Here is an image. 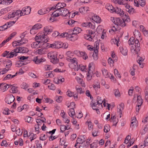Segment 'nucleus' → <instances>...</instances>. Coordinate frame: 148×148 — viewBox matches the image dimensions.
Returning <instances> with one entry per match:
<instances>
[{
	"label": "nucleus",
	"mask_w": 148,
	"mask_h": 148,
	"mask_svg": "<svg viewBox=\"0 0 148 148\" xmlns=\"http://www.w3.org/2000/svg\"><path fill=\"white\" fill-rule=\"evenodd\" d=\"M49 39L47 36L43 34L40 35L37 34L35 38V42H32L31 44V47L34 49L42 47L47 48V42Z\"/></svg>",
	"instance_id": "obj_1"
},
{
	"label": "nucleus",
	"mask_w": 148,
	"mask_h": 148,
	"mask_svg": "<svg viewBox=\"0 0 148 148\" xmlns=\"http://www.w3.org/2000/svg\"><path fill=\"white\" fill-rule=\"evenodd\" d=\"M78 71L80 69L84 73L86 72V79L88 81H90L92 79V75L95 72V67L94 63L91 62L90 63L88 66V69L86 68V66L82 64L77 66Z\"/></svg>",
	"instance_id": "obj_2"
},
{
	"label": "nucleus",
	"mask_w": 148,
	"mask_h": 148,
	"mask_svg": "<svg viewBox=\"0 0 148 148\" xmlns=\"http://www.w3.org/2000/svg\"><path fill=\"white\" fill-rule=\"evenodd\" d=\"M128 43L129 45H132L130 48L131 52L133 54L138 55L140 50V43L139 41L136 39L134 40V38L132 37L129 40Z\"/></svg>",
	"instance_id": "obj_3"
},
{
	"label": "nucleus",
	"mask_w": 148,
	"mask_h": 148,
	"mask_svg": "<svg viewBox=\"0 0 148 148\" xmlns=\"http://www.w3.org/2000/svg\"><path fill=\"white\" fill-rule=\"evenodd\" d=\"M95 30H88L86 31V33L84 34V39L90 41H94L95 37Z\"/></svg>",
	"instance_id": "obj_4"
},
{
	"label": "nucleus",
	"mask_w": 148,
	"mask_h": 148,
	"mask_svg": "<svg viewBox=\"0 0 148 148\" xmlns=\"http://www.w3.org/2000/svg\"><path fill=\"white\" fill-rule=\"evenodd\" d=\"M47 56L51 61V62L55 64L57 63L58 61L57 58V53L56 51H51L47 54Z\"/></svg>",
	"instance_id": "obj_5"
},
{
	"label": "nucleus",
	"mask_w": 148,
	"mask_h": 148,
	"mask_svg": "<svg viewBox=\"0 0 148 148\" xmlns=\"http://www.w3.org/2000/svg\"><path fill=\"white\" fill-rule=\"evenodd\" d=\"M67 61L71 62L69 64V67L71 69H74L75 71L78 70L77 66L78 62L77 60L75 58H72L70 59H68Z\"/></svg>",
	"instance_id": "obj_6"
},
{
	"label": "nucleus",
	"mask_w": 148,
	"mask_h": 148,
	"mask_svg": "<svg viewBox=\"0 0 148 148\" xmlns=\"http://www.w3.org/2000/svg\"><path fill=\"white\" fill-rule=\"evenodd\" d=\"M86 140L84 136H81L78 137L76 140V143L74 145L75 147L76 148H81L82 147L80 146V144L83 143Z\"/></svg>",
	"instance_id": "obj_7"
},
{
	"label": "nucleus",
	"mask_w": 148,
	"mask_h": 148,
	"mask_svg": "<svg viewBox=\"0 0 148 148\" xmlns=\"http://www.w3.org/2000/svg\"><path fill=\"white\" fill-rule=\"evenodd\" d=\"M114 23L118 26L121 27H124L126 26L125 21L123 19H121L119 18H115Z\"/></svg>",
	"instance_id": "obj_8"
},
{
	"label": "nucleus",
	"mask_w": 148,
	"mask_h": 148,
	"mask_svg": "<svg viewBox=\"0 0 148 148\" xmlns=\"http://www.w3.org/2000/svg\"><path fill=\"white\" fill-rule=\"evenodd\" d=\"M60 15L63 16L64 17H66V18L68 17L70 18V15L69 14L70 13L69 12V11L66 8H63L60 10Z\"/></svg>",
	"instance_id": "obj_9"
},
{
	"label": "nucleus",
	"mask_w": 148,
	"mask_h": 148,
	"mask_svg": "<svg viewBox=\"0 0 148 148\" xmlns=\"http://www.w3.org/2000/svg\"><path fill=\"white\" fill-rule=\"evenodd\" d=\"M61 42L59 41L55 42L52 44L47 43V48L51 47L53 48H60Z\"/></svg>",
	"instance_id": "obj_10"
},
{
	"label": "nucleus",
	"mask_w": 148,
	"mask_h": 148,
	"mask_svg": "<svg viewBox=\"0 0 148 148\" xmlns=\"http://www.w3.org/2000/svg\"><path fill=\"white\" fill-rule=\"evenodd\" d=\"M81 25L83 27L95 28V23L94 22H83L82 23Z\"/></svg>",
	"instance_id": "obj_11"
},
{
	"label": "nucleus",
	"mask_w": 148,
	"mask_h": 148,
	"mask_svg": "<svg viewBox=\"0 0 148 148\" xmlns=\"http://www.w3.org/2000/svg\"><path fill=\"white\" fill-rule=\"evenodd\" d=\"M15 99L14 96L12 94L8 95L5 99V102L8 104H10L14 101Z\"/></svg>",
	"instance_id": "obj_12"
},
{
	"label": "nucleus",
	"mask_w": 148,
	"mask_h": 148,
	"mask_svg": "<svg viewBox=\"0 0 148 148\" xmlns=\"http://www.w3.org/2000/svg\"><path fill=\"white\" fill-rule=\"evenodd\" d=\"M66 6V4L65 3L63 2H59L54 7H53L51 8V10H54V9H56L60 10L61 9L65 7Z\"/></svg>",
	"instance_id": "obj_13"
},
{
	"label": "nucleus",
	"mask_w": 148,
	"mask_h": 148,
	"mask_svg": "<svg viewBox=\"0 0 148 148\" xmlns=\"http://www.w3.org/2000/svg\"><path fill=\"white\" fill-rule=\"evenodd\" d=\"M45 58H40L38 57H36L32 59V60L36 64H38L41 62H43L45 61Z\"/></svg>",
	"instance_id": "obj_14"
},
{
	"label": "nucleus",
	"mask_w": 148,
	"mask_h": 148,
	"mask_svg": "<svg viewBox=\"0 0 148 148\" xmlns=\"http://www.w3.org/2000/svg\"><path fill=\"white\" fill-rule=\"evenodd\" d=\"M92 86L95 91L97 92L98 89L100 88V85L99 81L97 80H95L92 85Z\"/></svg>",
	"instance_id": "obj_15"
},
{
	"label": "nucleus",
	"mask_w": 148,
	"mask_h": 148,
	"mask_svg": "<svg viewBox=\"0 0 148 148\" xmlns=\"http://www.w3.org/2000/svg\"><path fill=\"white\" fill-rule=\"evenodd\" d=\"M114 12L117 14L119 16L122 17H124V15L125 14V13L123 10L118 7H117L116 9Z\"/></svg>",
	"instance_id": "obj_16"
},
{
	"label": "nucleus",
	"mask_w": 148,
	"mask_h": 148,
	"mask_svg": "<svg viewBox=\"0 0 148 148\" xmlns=\"http://www.w3.org/2000/svg\"><path fill=\"white\" fill-rule=\"evenodd\" d=\"M17 53H26L28 51V49L26 47H21L19 48H17L16 49Z\"/></svg>",
	"instance_id": "obj_17"
},
{
	"label": "nucleus",
	"mask_w": 148,
	"mask_h": 148,
	"mask_svg": "<svg viewBox=\"0 0 148 148\" xmlns=\"http://www.w3.org/2000/svg\"><path fill=\"white\" fill-rule=\"evenodd\" d=\"M31 8L29 7H27V8H23L21 12L22 15L29 14L31 12Z\"/></svg>",
	"instance_id": "obj_18"
},
{
	"label": "nucleus",
	"mask_w": 148,
	"mask_h": 148,
	"mask_svg": "<svg viewBox=\"0 0 148 148\" xmlns=\"http://www.w3.org/2000/svg\"><path fill=\"white\" fill-rule=\"evenodd\" d=\"M134 35L135 38L136 39L139 40H141L142 38L141 37V34L140 32L138 30L135 29V31L134 32Z\"/></svg>",
	"instance_id": "obj_19"
},
{
	"label": "nucleus",
	"mask_w": 148,
	"mask_h": 148,
	"mask_svg": "<svg viewBox=\"0 0 148 148\" xmlns=\"http://www.w3.org/2000/svg\"><path fill=\"white\" fill-rule=\"evenodd\" d=\"M82 31L81 28H73L69 31V33L73 34L74 35L77 34L80 32Z\"/></svg>",
	"instance_id": "obj_20"
},
{
	"label": "nucleus",
	"mask_w": 148,
	"mask_h": 148,
	"mask_svg": "<svg viewBox=\"0 0 148 148\" xmlns=\"http://www.w3.org/2000/svg\"><path fill=\"white\" fill-rule=\"evenodd\" d=\"M124 104L123 103H121L117 106V111L120 114V117L122 114L123 110V109Z\"/></svg>",
	"instance_id": "obj_21"
},
{
	"label": "nucleus",
	"mask_w": 148,
	"mask_h": 148,
	"mask_svg": "<svg viewBox=\"0 0 148 148\" xmlns=\"http://www.w3.org/2000/svg\"><path fill=\"white\" fill-rule=\"evenodd\" d=\"M77 52L79 54L80 56L82 57L84 60L87 59L88 58V56L86 53L84 51L80 52L79 51H75L74 52Z\"/></svg>",
	"instance_id": "obj_22"
},
{
	"label": "nucleus",
	"mask_w": 148,
	"mask_h": 148,
	"mask_svg": "<svg viewBox=\"0 0 148 148\" xmlns=\"http://www.w3.org/2000/svg\"><path fill=\"white\" fill-rule=\"evenodd\" d=\"M73 34H69L67 37V39L71 41H75L77 39V36L76 35H74Z\"/></svg>",
	"instance_id": "obj_23"
},
{
	"label": "nucleus",
	"mask_w": 148,
	"mask_h": 148,
	"mask_svg": "<svg viewBox=\"0 0 148 148\" xmlns=\"http://www.w3.org/2000/svg\"><path fill=\"white\" fill-rule=\"evenodd\" d=\"M51 10V9L43 8L39 10L38 13L40 15H43L47 13Z\"/></svg>",
	"instance_id": "obj_24"
},
{
	"label": "nucleus",
	"mask_w": 148,
	"mask_h": 148,
	"mask_svg": "<svg viewBox=\"0 0 148 148\" xmlns=\"http://www.w3.org/2000/svg\"><path fill=\"white\" fill-rule=\"evenodd\" d=\"M92 20L97 23H99L101 22L100 18L96 15L93 16L91 18Z\"/></svg>",
	"instance_id": "obj_25"
},
{
	"label": "nucleus",
	"mask_w": 148,
	"mask_h": 148,
	"mask_svg": "<svg viewBox=\"0 0 148 148\" xmlns=\"http://www.w3.org/2000/svg\"><path fill=\"white\" fill-rule=\"evenodd\" d=\"M14 15L15 16V19L17 20L22 15V12L20 10H16L14 12Z\"/></svg>",
	"instance_id": "obj_26"
},
{
	"label": "nucleus",
	"mask_w": 148,
	"mask_h": 148,
	"mask_svg": "<svg viewBox=\"0 0 148 148\" xmlns=\"http://www.w3.org/2000/svg\"><path fill=\"white\" fill-rule=\"evenodd\" d=\"M17 52L16 49L12 50L11 52L9 53V54L8 56V58H11L14 56H15L17 55Z\"/></svg>",
	"instance_id": "obj_27"
},
{
	"label": "nucleus",
	"mask_w": 148,
	"mask_h": 148,
	"mask_svg": "<svg viewBox=\"0 0 148 148\" xmlns=\"http://www.w3.org/2000/svg\"><path fill=\"white\" fill-rule=\"evenodd\" d=\"M137 97H136V95H135L134 98V100H135L137 98V105H138L141 106L143 103L142 100L141 98V97L140 96L136 95Z\"/></svg>",
	"instance_id": "obj_28"
},
{
	"label": "nucleus",
	"mask_w": 148,
	"mask_h": 148,
	"mask_svg": "<svg viewBox=\"0 0 148 148\" xmlns=\"http://www.w3.org/2000/svg\"><path fill=\"white\" fill-rule=\"evenodd\" d=\"M137 121L136 117H134L131 118V127H136L137 126Z\"/></svg>",
	"instance_id": "obj_29"
},
{
	"label": "nucleus",
	"mask_w": 148,
	"mask_h": 148,
	"mask_svg": "<svg viewBox=\"0 0 148 148\" xmlns=\"http://www.w3.org/2000/svg\"><path fill=\"white\" fill-rule=\"evenodd\" d=\"M44 34H40V35L43 34L44 36H47L48 37L47 35L51 33L52 32V30L50 28H44Z\"/></svg>",
	"instance_id": "obj_30"
},
{
	"label": "nucleus",
	"mask_w": 148,
	"mask_h": 148,
	"mask_svg": "<svg viewBox=\"0 0 148 148\" xmlns=\"http://www.w3.org/2000/svg\"><path fill=\"white\" fill-rule=\"evenodd\" d=\"M17 75V73H16L15 74L12 75L11 74H9L7 75L4 78V80H10L12 79L14 77H16Z\"/></svg>",
	"instance_id": "obj_31"
},
{
	"label": "nucleus",
	"mask_w": 148,
	"mask_h": 148,
	"mask_svg": "<svg viewBox=\"0 0 148 148\" xmlns=\"http://www.w3.org/2000/svg\"><path fill=\"white\" fill-rule=\"evenodd\" d=\"M14 23V21L9 22L5 23L3 26H1V27L3 28H10L12 25Z\"/></svg>",
	"instance_id": "obj_32"
},
{
	"label": "nucleus",
	"mask_w": 148,
	"mask_h": 148,
	"mask_svg": "<svg viewBox=\"0 0 148 148\" xmlns=\"http://www.w3.org/2000/svg\"><path fill=\"white\" fill-rule=\"evenodd\" d=\"M75 90H76L77 93V94H83L84 93L85 91L84 88H82L80 87H77V86H76L75 88Z\"/></svg>",
	"instance_id": "obj_33"
},
{
	"label": "nucleus",
	"mask_w": 148,
	"mask_h": 148,
	"mask_svg": "<svg viewBox=\"0 0 148 148\" xmlns=\"http://www.w3.org/2000/svg\"><path fill=\"white\" fill-rule=\"evenodd\" d=\"M106 8L110 12L113 13L115 11L116 9L112 6V5L108 4L106 6Z\"/></svg>",
	"instance_id": "obj_34"
},
{
	"label": "nucleus",
	"mask_w": 148,
	"mask_h": 148,
	"mask_svg": "<svg viewBox=\"0 0 148 148\" xmlns=\"http://www.w3.org/2000/svg\"><path fill=\"white\" fill-rule=\"evenodd\" d=\"M144 59L145 58L144 57H140V56H138V60H137V62L140 65V67L141 68L143 67V65H142V63Z\"/></svg>",
	"instance_id": "obj_35"
},
{
	"label": "nucleus",
	"mask_w": 148,
	"mask_h": 148,
	"mask_svg": "<svg viewBox=\"0 0 148 148\" xmlns=\"http://www.w3.org/2000/svg\"><path fill=\"white\" fill-rule=\"evenodd\" d=\"M92 135L93 137L96 136L99 134V130L98 129H94L92 130Z\"/></svg>",
	"instance_id": "obj_36"
},
{
	"label": "nucleus",
	"mask_w": 148,
	"mask_h": 148,
	"mask_svg": "<svg viewBox=\"0 0 148 148\" xmlns=\"http://www.w3.org/2000/svg\"><path fill=\"white\" fill-rule=\"evenodd\" d=\"M127 1H132L133 0H126ZM112 2L115 4H118L120 5L123 4V0H111Z\"/></svg>",
	"instance_id": "obj_37"
},
{
	"label": "nucleus",
	"mask_w": 148,
	"mask_h": 148,
	"mask_svg": "<svg viewBox=\"0 0 148 148\" xmlns=\"http://www.w3.org/2000/svg\"><path fill=\"white\" fill-rule=\"evenodd\" d=\"M40 49H38L36 51L37 53L38 54L42 55L45 53V49L47 48H42L41 47Z\"/></svg>",
	"instance_id": "obj_38"
},
{
	"label": "nucleus",
	"mask_w": 148,
	"mask_h": 148,
	"mask_svg": "<svg viewBox=\"0 0 148 148\" xmlns=\"http://www.w3.org/2000/svg\"><path fill=\"white\" fill-rule=\"evenodd\" d=\"M97 103L99 105H101L103 103V105L104 106H105L106 105V102L105 101H104V100H103L100 97H98L97 98Z\"/></svg>",
	"instance_id": "obj_39"
},
{
	"label": "nucleus",
	"mask_w": 148,
	"mask_h": 148,
	"mask_svg": "<svg viewBox=\"0 0 148 148\" xmlns=\"http://www.w3.org/2000/svg\"><path fill=\"white\" fill-rule=\"evenodd\" d=\"M120 50L122 54L126 56L127 54V50L126 48H124L123 47H120Z\"/></svg>",
	"instance_id": "obj_40"
},
{
	"label": "nucleus",
	"mask_w": 148,
	"mask_h": 148,
	"mask_svg": "<svg viewBox=\"0 0 148 148\" xmlns=\"http://www.w3.org/2000/svg\"><path fill=\"white\" fill-rule=\"evenodd\" d=\"M25 121L31 123L33 122V119L30 116H27L25 117Z\"/></svg>",
	"instance_id": "obj_41"
},
{
	"label": "nucleus",
	"mask_w": 148,
	"mask_h": 148,
	"mask_svg": "<svg viewBox=\"0 0 148 148\" xmlns=\"http://www.w3.org/2000/svg\"><path fill=\"white\" fill-rule=\"evenodd\" d=\"M66 60L67 61L68 59H71L72 58V57L73 56V53L71 51H68L66 53Z\"/></svg>",
	"instance_id": "obj_42"
},
{
	"label": "nucleus",
	"mask_w": 148,
	"mask_h": 148,
	"mask_svg": "<svg viewBox=\"0 0 148 148\" xmlns=\"http://www.w3.org/2000/svg\"><path fill=\"white\" fill-rule=\"evenodd\" d=\"M88 10V8L87 7H82L79 9L80 12L83 14L86 13Z\"/></svg>",
	"instance_id": "obj_43"
},
{
	"label": "nucleus",
	"mask_w": 148,
	"mask_h": 148,
	"mask_svg": "<svg viewBox=\"0 0 148 148\" xmlns=\"http://www.w3.org/2000/svg\"><path fill=\"white\" fill-rule=\"evenodd\" d=\"M90 0H78L76 4L77 5H81L82 3H87Z\"/></svg>",
	"instance_id": "obj_44"
},
{
	"label": "nucleus",
	"mask_w": 148,
	"mask_h": 148,
	"mask_svg": "<svg viewBox=\"0 0 148 148\" xmlns=\"http://www.w3.org/2000/svg\"><path fill=\"white\" fill-rule=\"evenodd\" d=\"M132 25L134 27H140V28H142V27H144L142 25H139V23L138 22L136 21H133L132 22Z\"/></svg>",
	"instance_id": "obj_45"
},
{
	"label": "nucleus",
	"mask_w": 148,
	"mask_h": 148,
	"mask_svg": "<svg viewBox=\"0 0 148 148\" xmlns=\"http://www.w3.org/2000/svg\"><path fill=\"white\" fill-rule=\"evenodd\" d=\"M98 51L97 50H95L94 51L92 56L95 60H96L98 58Z\"/></svg>",
	"instance_id": "obj_46"
},
{
	"label": "nucleus",
	"mask_w": 148,
	"mask_h": 148,
	"mask_svg": "<svg viewBox=\"0 0 148 148\" xmlns=\"http://www.w3.org/2000/svg\"><path fill=\"white\" fill-rule=\"evenodd\" d=\"M60 10H57L55 11L53 13H52L53 17H56L59 16L60 15Z\"/></svg>",
	"instance_id": "obj_47"
},
{
	"label": "nucleus",
	"mask_w": 148,
	"mask_h": 148,
	"mask_svg": "<svg viewBox=\"0 0 148 148\" xmlns=\"http://www.w3.org/2000/svg\"><path fill=\"white\" fill-rule=\"evenodd\" d=\"M7 85L5 84L2 83L1 84L0 89L3 91H5L7 88Z\"/></svg>",
	"instance_id": "obj_48"
},
{
	"label": "nucleus",
	"mask_w": 148,
	"mask_h": 148,
	"mask_svg": "<svg viewBox=\"0 0 148 148\" xmlns=\"http://www.w3.org/2000/svg\"><path fill=\"white\" fill-rule=\"evenodd\" d=\"M115 62L114 60L112 59V58H109L108 59V63L110 65V67H112L114 65V62Z\"/></svg>",
	"instance_id": "obj_49"
},
{
	"label": "nucleus",
	"mask_w": 148,
	"mask_h": 148,
	"mask_svg": "<svg viewBox=\"0 0 148 148\" xmlns=\"http://www.w3.org/2000/svg\"><path fill=\"white\" fill-rule=\"evenodd\" d=\"M68 114L70 116L73 118L75 114V112L74 109L73 108H71L69 109L68 111Z\"/></svg>",
	"instance_id": "obj_50"
},
{
	"label": "nucleus",
	"mask_w": 148,
	"mask_h": 148,
	"mask_svg": "<svg viewBox=\"0 0 148 148\" xmlns=\"http://www.w3.org/2000/svg\"><path fill=\"white\" fill-rule=\"evenodd\" d=\"M86 123L88 124L89 130H91L92 129L93 127V124L90 120H88Z\"/></svg>",
	"instance_id": "obj_51"
},
{
	"label": "nucleus",
	"mask_w": 148,
	"mask_h": 148,
	"mask_svg": "<svg viewBox=\"0 0 148 148\" xmlns=\"http://www.w3.org/2000/svg\"><path fill=\"white\" fill-rule=\"evenodd\" d=\"M44 69L45 71H48L52 70L53 69V67L51 65L46 64L44 66Z\"/></svg>",
	"instance_id": "obj_52"
},
{
	"label": "nucleus",
	"mask_w": 148,
	"mask_h": 148,
	"mask_svg": "<svg viewBox=\"0 0 148 148\" xmlns=\"http://www.w3.org/2000/svg\"><path fill=\"white\" fill-rule=\"evenodd\" d=\"M36 137V135L32 133L30 134L28 136L29 138L30 139L31 141L35 139Z\"/></svg>",
	"instance_id": "obj_53"
},
{
	"label": "nucleus",
	"mask_w": 148,
	"mask_h": 148,
	"mask_svg": "<svg viewBox=\"0 0 148 148\" xmlns=\"http://www.w3.org/2000/svg\"><path fill=\"white\" fill-rule=\"evenodd\" d=\"M110 127L108 124H107L105 125L103 130L105 132H108L110 130Z\"/></svg>",
	"instance_id": "obj_54"
},
{
	"label": "nucleus",
	"mask_w": 148,
	"mask_h": 148,
	"mask_svg": "<svg viewBox=\"0 0 148 148\" xmlns=\"http://www.w3.org/2000/svg\"><path fill=\"white\" fill-rule=\"evenodd\" d=\"M9 91L11 93H15L17 91V88L15 86H12Z\"/></svg>",
	"instance_id": "obj_55"
},
{
	"label": "nucleus",
	"mask_w": 148,
	"mask_h": 148,
	"mask_svg": "<svg viewBox=\"0 0 148 148\" xmlns=\"http://www.w3.org/2000/svg\"><path fill=\"white\" fill-rule=\"evenodd\" d=\"M102 71L103 75L106 77H108V71L104 68L102 69Z\"/></svg>",
	"instance_id": "obj_56"
},
{
	"label": "nucleus",
	"mask_w": 148,
	"mask_h": 148,
	"mask_svg": "<svg viewBox=\"0 0 148 148\" xmlns=\"http://www.w3.org/2000/svg\"><path fill=\"white\" fill-rule=\"evenodd\" d=\"M122 18H123V19L125 20V21L127 22H129L130 21V18L128 16V14L127 13H125V14L124 15V17Z\"/></svg>",
	"instance_id": "obj_57"
},
{
	"label": "nucleus",
	"mask_w": 148,
	"mask_h": 148,
	"mask_svg": "<svg viewBox=\"0 0 148 148\" xmlns=\"http://www.w3.org/2000/svg\"><path fill=\"white\" fill-rule=\"evenodd\" d=\"M46 120V119L45 118H43L42 119H36V122L37 123V124H41L42 123H44L45 122Z\"/></svg>",
	"instance_id": "obj_58"
},
{
	"label": "nucleus",
	"mask_w": 148,
	"mask_h": 148,
	"mask_svg": "<svg viewBox=\"0 0 148 148\" xmlns=\"http://www.w3.org/2000/svg\"><path fill=\"white\" fill-rule=\"evenodd\" d=\"M69 35V32L68 33L67 32H64L62 33L61 34H59V37H66L67 39V37Z\"/></svg>",
	"instance_id": "obj_59"
},
{
	"label": "nucleus",
	"mask_w": 148,
	"mask_h": 148,
	"mask_svg": "<svg viewBox=\"0 0 148 148\" xmlns=\"http://www.w3.org/2000/svg\"><path fill=\"white\" fill-rule=\"evenodd\" d=\"M10 69L6 68V67L0 71V75H3L5 73Z\"/></svg>",
	"instance_id": "obj_60"
},
{
	"label": "nucleus",
	"mask_w": 148,
	"mask_h": 148,
	"mask_svg": "<svg viewBox=\"0 0 148 148\" xmlns=\"http://www.w3.org/2000/svg\"><path fill=\"white\" fill-rule=\"evenodd\" d=\"M57 80V82H56V83H60L61 82H63L64 81V78L61 77H59L57 78L56 79Z\"/></svg>",
	"instance_id": "obj_61"
},
{
	"label": "nucleus",
	"mask_w": 148,
	"mask_h": 148,
	"mask_svg": "<svg viewBox=\"0 0 148 148\" xmlns=\"http://www.w3.org/2000/svg\"><path fill=\"white\" fill-rule=\"evenodd\" d=\"M48 88L50 90H55L56 89V87L55 85L52 83H50L48 86Z\"/></svg>",
	"instance_id": "obj_62"
},
{
	"label": "nucleus",
	"mask_w": 148,
	"mask_h": 148,
	"mask_svg": "<svg viewBox=\"0 0 148 148\" xmlns=\"http://www.w3.org/2000/svg\"><path fill=\"white\" fill-rule=\"evenodd\" d=\"M75 21H74L71 19L69 20V21L67 22V23L68 24L70 25V27H73L74 25V23L75 22Z\"/></svg>",
	"instance_id": "obj_63"
},
{
	"label": "nucleus",
	"mask_w": 148,
	"mask_h": 148,
	"mask_svg": "<svg viewBox=\"0 0 148 148\" xmlns=\"http://www.w3.org/2000/svg\"><path fill=\"white\" fill-rule=\"evenodd\" d=\"M35 144L37 146V148H42V145L41 143L39 140H37L35 141Z\"/></svg>",
	"instance_id": "obj_64"
}]
</instances>
